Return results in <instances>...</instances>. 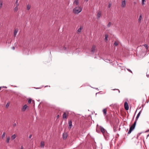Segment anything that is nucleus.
Segmentation results:
<instances>
[{
  "label": "nucleus",
  "instance_id": "nucleus-14",
  "mask_svg": "<svg viewBox=\"0 0 149 149\" xmlns=\"http://www.w3.org/2000/svg\"><path fill=\"white\" fill-rule=\"evenodd\" d=\"M68 116V114H67L65 112H64L63 115V118L66 119L67 118Z\"/></svg>",
  "mask_w": 149,
  "mask_h": 149
},
{
  "label": "nucleus",
  "instance_id": "nucleus-33",
  "mask_svg": "<svg viewBox=\"0 0 149 149\" xmlns=\"http://www.w3.org/2000/svg\"><path fill=\"white\" fill-rule=\"evenodd\" d=\"M111 3H109L108 4V7L109 8H110L111 7Z\"/></svg>",
  "mask_w": 149,
  "mask_h": 149
},
{
  "label": "nucleus",
  "instance_id": "nucleus-19",
  "mask_svg": "<svg viewBox=\"0 0 149 149\" xmlns=\"http://www.w3.org/2000/svg\"><path fill=\"white\" fill-rule=\"evenodd\" d=\"M16 135L15 134H14L12 136L11 138L12 140H14L16 138Z\"/></svg>",
  "mask_w": 149,
  "mask_h": 149
},
{
  "label": "nucleus",
  "instance_id": "nucleus-28",
  "mask_svg": "<svg viewBox=\"0 0 149 149\" xmlns=\"http://www.w3.org/2000/svg\"><path fill=\"white\" fill-rule=\"evenodd\" d=\"M118 43L117 42H115L114 43V45L115 46H117L118 45Z\"/></svg>",
  "mask_w": 149,
  "mask_h": 149
},
{
  "label": "nucleus",
  "instance_id": "nucleus-46",
  "mask_svg": "<svg viewBox=\"0 0 149 149\" xmlns=\"http://www.w3.org/2000/svg\"><path fill=\"white\" fill-rule=\"evenodd\" d=\"M4 88H6L7 87H4Z\"/></svg>",
  "mask_w": 149,
  "mask_h": 149
},
{
  "label": "nucleus",
  "instance_id": "nucleus-7",
  "mask_svg": "<svg viewBox=\"0 0 149 149\" xmlns=\"http://www.w3.org/2000/svg\"><path fill=\"white\" fill-rule=\"evenodd\" d=\"M136 121H135L134 124L132 125L130 127V129H131L132 130H133L135 126L136 125Z\"/></svg>",
  "mask_w": 149,
  "mask_h": 149
},
{
  "label": "nucleus",
  "instance_id": "nucleus-6",
  "mask_svg": "<svg viewBox=\"0 0 149 149\" xmlns=\"http://www.w3.org/2000/svg\"><path fill=\"white\" fill-rule=\"evenodd\" d=\"M96 47V46L95 45H93L91 48V52L94 53L95 52Z\"/></svg>",
  "mask_w": 149,
  "mask_h": 149
},
{
  "label": "nucleus",
  "instance_id": "nucleus-25",
  "mask_svg": "<svg viewBox=\"0 0 149 149\" xmlns=\"http://www.w3.org/2000/svg\"><path fill=\"white\" fill-rule=\"evenodd\" d=\"M31 5L29 4H28L26 6V9L27 10H29L31 8Z\"/></svg>",
  "mask_w": 149,
  "mask_h": 149
},
{
  "label": "nucleus",
  "instance_id": "nucleus-34",
  "mask_svg": "<svg viewBox=\"0 0 149 149\" xmlns=\"http://www.w3.org/2000/svg\"><path fill=\"white\" fill-rule=\"evenodd\" d=\"M28 102L29 103H31V99H29L28 100Z\"/></svg>",
  "mask_w": 149,
  "mask_h": 149
},
{
  "label": "nucleus",
  "instance_id": "nucleus-22",
  "mask_svg": "<svg viewBox=\"0 0 149 149\" xmlns=\"http://www.w3.org/2000/svg\"><path fill=\"white\" fill-rule=\"evenodd\" d=\"M10 139V136L7 137L6 141L7 143H8L9 142Z\"/></svg>",
  "mask_w": 149,
  "mask_h": 149
},
{
  "label": "nucleus",
  "instance_id": "nucleus-9",
  "mask_svg": "<svg viewBox=\"0 0 149 149\" xmlns=\"http://www.w3.org/2000/svg\"><path fill=\"white\" fill-rule=\"evenodd\" d=\"M68 136V134L66 133H64L63 134V138L64 139H66Z\"/></svg>",
  "mask_w": 149,
  "mask_h": 149
},
{
  "label": "nucleus",
  "instance_id": "nucleus-15",
  "mask_svg": "<svg viewBox=\"0 0 149 149\" xmlns=\"http://www.w3.org/2000/svg\"><path fill=\"white\" fill-rule=\"evenodd\" d=\"M101 16V13L100 11H99L97 14V17L98 18H99Z\"/></svg>",
  "mask_w": 149,
  "mask_h": 149
},
{
  "label": "nucleus",
  "instance_id": "nucleus-39",
  "mask_svg": "<svg viewBox=\"0 0 149 149\" xmlns=\"http://www.w3.org/2000/svg\"><path fill=\"white\" fill-rule=\"evenodd\" d=\"M13 125L14 126H15L16 125V123H14L13 124Z\"/></svg>",
  "mask_w": 149,
  "mask_h": 149
},
{
  "label": "nucleus",
  "instance_id": "nucleus-17",
  "mask_svg": "<svg viewBox=\"0 0 149 149\" xmlns=\"http://www.w3.org/2000/svg\"><path fill=\"white\" fill-rule=\"evenodd\" d=\"M81 29L82 28L81 27H80V28H79L77 31V33L79 34V33H80L81 32Z\"/></svg>",
  "mask_w": 149,
  "mask_h": 149
},
{
  "label": "nucleus",
  "instance_id": "nucleus-2",
  "mask_svg": "<svg viewBox=\"0 0 149 149\" xmlns=\"http://www.w3.org/2000/svg\"><path fill=\"white\" fill-rule=\"evenodd\" d=\"M141 133L138 134L137 135V138H134L132 139V142L135 145H141V142L140 141V140L138 141V138L140 135Z\"/></svg>",
  "mask_w": 149,
  "mask_h": 149
},
{
  "label": "nucleus",
  "instance_id": "nucleus-13",
  "mask_svg": "<svg viewBox=\"0 0 149 149\" xmlns=\"http://www.w3.org/2000/svg\"><path fill=\"white\" fill-rule=\"evenodd\" d=\"M100 130L102 133L104 134L105 133V130L103 127H100Z\"/></svg>",
  "mask_w": 149,
  "mask_h": 149
},
{
  "label": "nucleus",
  "instance_id": "nucleus-44",
  "mask_svg": "<svg viewBox=\"0 0 149 149\" xmlns=\"http://www.w3.org/2000/svg\"><path fill=\"white\" fill-rule=\"evenodd\" d=\"M147 76L148 77H149V74H147Z\"/></svg>",
  "mask_w": 149,
  "mask_h": 149
},
{
  "label": "nucleus",
  "instance_id": "nucleus-37",
  "mask_svg": "<svg viewBox=\"0 0 149 149\" xmlns=\"http://www.w3.org/2000/svg\"><path fill=\"white\" fill-rule=\"evenodd\" d=\"M20 149H24V147L23 146H21Z\"/></svg>",
  "mask_w": 149,
  "mask_h": 149
},
{
  "label": "nucleus",
  "instance_id": "nucleus-38",
  "mask_svg": "<svg viewBox=\"0 0 149 149\" xmlns=\"http://www.w3.org/2000/svg\"><path fill=\"white\" fill-rule=\"evenodd\" d=\"M32 136V135L31 134L29 136V138H31V137Z\"/></svg>",
  "mask_w": 149,
  "mask_h": 149
},
{
  "label": "nucleus",
  "instance_id": "nucleus-32",
  "mask_svg": "<svg viewBox=\"0 0 149 149\" xmlns=\"http://www.w3.org/2000/svg\"><path fill=\"white\" fill-rule=\"evenodd\" d=\"M143 45L144 46L146 47V49L147 50L148 49V46L147 45H146V44H145Z\"/></svg>",
  "mask_w": 149,
  "mask_h": 149
},
{
  "label": "nucleus",
  "instance_id": "nucleus-1",
  "mask_svg": "<svg viewBox=\"0 0 149 149\" xmlns=\"http://www.w3.org/2000/svg\"><path fill=\"white\" fill-rule=\"evenodd\" d=\"M82 10V8L80 6H78L74 8L72 10L73 13L77 14L80 13Z\"/></svg>",
  "mask_w": 149,
  "mask_h": 149
},
{
  "label": "nucleus",
  "instance_id": "nucleus-47",
  "mask_svg": "<svg viewBox=\"0 0 149 149\" xmlns=\"http://www.w3.org/2000/svg\"><path fill=\"white\" fill-rule=\"evenodd\" d=\"M1 87H0V90H1Z\"/></svg>",
  "mask_w": 149,
  "mask_h": 149
},
{
  "label": "nucleus",
  "instance_id": "nucleus-40",
  "mask_svg": "<svg viewBox=\"0 0 149 149\" xmlns=\"http://www.w3.org/2000/svg\"><path fill=\"white\" fill-rule=\"evenodd\" d=\"M63 49L64 50H66V48L64 47H63Z\"/></svg>",
  "mask_w": 149,
  "mask_h": 149
},
{
  "label": "nucleus",
  "instance_id": "nucleus-29",
  "mask_svg": "<svg viewBox=\"0 0 149 149\" xmlns=\"http://www.w3.org/2000/svg\"><path fill=\"white\" fill-rule=\"evenodd\" d=\"M10 104L8 103H7V104L6 105V107L7 108H8Z\"/></svg>",
  "mask_w": 149,
  "mask_h": 149
},
{
  "label": "nucleus",
  "instance_id": "nucleus-12",
  "mask_svg": "<svg viewBox=\"0 0 149 149\" xmlns=\"http://www.w3.org/2000/svg\"><path fill=\"white\" fill-rule=\"evenodd\" d=\"M18 31V29H16L14 30V37H15L16 36L17 33Z\"/></svg>",
  "mask_w": 149,
  "mask_h": 149
},
{
  "label": "nucleus",
  "instance_id": "nucleus-10",
  "mask_svg": "<svg viewBox=\"0 0 149 149\" xmlns=\"http://www.w3.org/2000/svg\"><path fill=\"white\" fill-rule=\"evenodd\" d=\"M69 124V129H71L72 126V121L71 120H70L68 122Z\"/></svg>",
  "mask_w": 149,
  "mask_h": 149
},
{
  "label": "nucleus",
  "instance_id": "nucleus-5",
  "mask_svg": "<svg viewBox=\"0 0 149 149\" xmlns=\"http://www.w3.org/2000/svg\"><path fill=\"white\" fill-rule=\"evenodd\" d=\"M124 108L125 109L127 110L129 109V106L127 102H125L124 103Z\"/></svg>",
  "mask_w": 149,
  "mask_h": 149
},
{
  "label": "nucleus",
  "instance_id": "nucleus-30",
  "mask_svg": "<svg viewBox=\"0 0 149 149\" xmlns=\"http://www.w3.org/2000/svg\"><path fill=\"white\" fill-rule=\"evenodd\" d=\"M132 130L131 129H129V131L128 134H130L131 132L132 131Z\"/></svg>",
  "mask_w": 149,
  "mask_h": 149
},
{
  "label": "nucleus",
  "instance_id": "nucleus-45",
  "mask_svg": "<svg viewBox=\"0 0 149 149\" xmlns=\"http://www.w3.org/2000/svg\"><path fill=\"white\" fill-rule=\"evenodd\" d=\"M85 1H86V2H87L88 0H85Z\"/></svg>",
  "mask_w": 149,
  "mask_h": 149
},
{
  "label": "nucleus",
  "instance_id": "nucleus-4",
  "mask_svg": "<svg viewBox=\"0 0 149 149\" xmlns=\"http://www.w3.org/2000/svg\"><path fill=\"white\" fill-rule=\"evenodd\" d=\"M126 2V1L125 0H122L121 5V6L122 7L124 8L125 7Z\"/></svg>",
  "mask_w": 149,
  "mask_h": 149
},
{
  "label": "nucleus",
  "instance_id": "nucleus-3",
  "mask_svg": "<svg viewBox=\"0 0 149 149\" xmlns=\"http://www.w3.org/2000/svg\"><path fill=\"white\" fill-rule=\"evenodd\" d=\"M79 0H74L73 2V4L74 6H79Z\"/></svg>",
  "mask_w": 149,
  "mask_h": 149
},
{
  "label": "nucleus",
  "instance_id": "nucleus-21",
  "mask_svg": "<svg viewBox=\"0 0 149 149\" xmlns=\"http://www.w3.org/2000/svg\"><path fill=\"white\" fill-rule=\"evenodd\" d=\"M18 0H16L14 6H19V4L18 3Z\"/></svg>",
  "mask_w": 149,
  "mask_h": 149
},
{
  "label": "nucleus",
  "instance_id": "nucleus-18",
  "mask_svg": "<svg viewBox=\"0 0 149 149\" xmlns=\"http://www.w3.org/2000/svg\"><path fill=\"white\" fill-rule=\"evenodd\" d=\"M45 146V143L43 141H42L40 143V146L42 148H43Z\"/></svg>",
  "mask_w": 149,
  "mask_h": 149
},
{
  "label": "nucleus",
  "instance_id": "nucleus-31",
  "mask_svg": "<svg viewBox=\"0 0 149 149\" xmlns=\"http://www.w3.org/2000/svg\"><path fill=\"white\" fill-rule=\"evenodd\" d=\"M111 22H109L108 23V24L107 25V27H110L111 25Z\"/></svg>",
  "mask_w": 149,
  "mask_h": 149
},
{
  "label": "nucleus",
  "instance_id": "nucleus-27",
  "mask_svg": "<svg viewBox=\"0 0 149 149\" xmlns=\"http://www.w3.org/2000/svg\"><path fill=\"white\" fill-rule=\"evenodd\" d=\"M6 133L4 132H3L1 136V137L2 139L4 138L5 136Z\"/></svg>",
  "mask_w": 149,
  "mask_h": 149
},
{
  "label": "nucleus",
  "instance_id": "nucleus-26",
  "mask_svg": "<svg viewBox=\"0 0 149 149\" xmlns=\"http://www.w3.org/2000/svg\"><path fill=\"white\" fill-rule=\"evenodd\" d=\"M15 6V7L14 8V10L15 12H17L18 10V6Z\"/></svg>",
  "mask_w": 149,
  "mask_h": 149
},
{
  "label": "nucleus",
  "instance_id": "nucleus-8",
  "mask_svg": "<svg viewBox=\"0 0 149 149\" xmlns=\"http://www.w3.org/2000/svg\"><path fill=\"white\" fill-rule=\"evenodd\" d=\"M28 108V106L26 104L24 105L22 109V111H25L26 109Z\"/></svg>",
  "mask_w": 149,
  "mask_h": 149
},
{
  "label": "nucleus",
  "instance_id": "nucleus-41",
  "mask_svg": "<svg viewBox=\"0 0 149 149\" xmlns=\"http://www.w3.org/2000/svg\"><path fill=\"white\" fill-rule=\"evenodd\" d=\"M56 117H57V118H58L59 117V115H58Z\"/></svg>",
  "mask_w": 149,
  "mask_h": 149
},
{
  "label": "nucleus",
  "instance_id": "nucleus-11",
  "mask_svg": "<svg viewBox=\"0 0 149 149\" xmlns=\"http://www.w3.org/2000/svg\"><path fill=\"white\" fill-rule=\"evenodd\" d=\"M142 19V16L141 15H140L139 18L138 19V22L139 23H140L141 22V20Z\"/></svg>",
  "mask_w": 149,
  "mask_h": 149
},
{
  "label": "nucleus",
  "instance_id": "nucleus-43",
  "mask_svg": "<svg viewBox=\"0 0 149 149\" xmlns=\"http://www.w3.org/2000/svg\"><path fill=\"white\" fill-rule=\"evenodd\" d=\"M12 49H13V50L15 49V47H12Z\"/></svg>",
  "mask_w": 149,
  "mask_h": 149
},
{
  "label": "nucleus",
  "instance_id": "nucleus-20",
  "mask_svg": "<svg viewBox=\"0 0 149 149\" xmlns=\"http://www.w3.org/2000/svg\"><path fill=\"white\" fill-rule=\"evenodd\" d=\"M103 113L104 115H105L107 113V109H104L103 110Z\"/></svg>",
  "mask_w": 149,
  "mask_h": 149
},
{
  "label": "nucleus",
  "instance_id": "nucleus-36",
  "mask_svg": "<svg viewBox=\"0 0 149 149\" xmlns=\"http://www.w3.org/2000/svg\"><path fill=\"white\" fill-rule=\"evenodd\" d=\"M127 70L129 72H131V73H132V71L130 70V69H127Z\"/></svg>",
  "mask_w": 149,
  "mask_h": 149
},
{
  "label": "nucleus",
  "instance_id": "nucleus-42",
  "mask_svg": "<svg viewBox=\"0 0 149 149\" xmlns=\"http://www.w3.org/2000/svg\"><path fill=\"white\" fill-rule=\"evenodd\" d=\"M118 90L119 93H120V91L118 89H113V90Z\"/></svg>",
  "mask_w": 149,
  "mask_h": 149
},
{
  "label": "nucleus",
  "instance_id": "nucleus-35",
  "mask_svg": "<svg viewBox=\"0 0 149 149\" xmlns=\"http://www.w3.org/2000/svg\"><path fill=\"white\" fill-rule=\"evenodd\" d=\"M142 5H144V2L145 1V0H142Z\"/></svg>",
  "mask_w": 149,
  "mask_h": 149
},
{
  "label": "nucleus",
  "instance_id": "nucleus-16",
  "mask_svg": "<svg viewBox=\"0 0 149 149\" xmlns=\"http://www.w3.org/2000/svg\"><path fill=\"white\" fill-rule=\"evenodd\" d=\"M141 111H139V113L137 115V116H136V120H135V121H136V120H137L138 119V118H139V117L140 115V114L141 113Z\"/></svg>",
  "mask_w": 149,
  "mask_h": 149
},
{
  "label": "nucleus",
  "instance_id": "nucleus-23",
  "mask_svg": "<svg viewBox=\"0 0 149 149\" xmlns=\"http://www.w3.org/2000/svg\"><path fill=\"white\" fill-rule=\"evenodd\" d=\"M3 1L2 0H0V9H1L3 6Z\"/></svg>",
  "mask_w": 149,
  "mask_h": 149
},
{
  "label": "nucleus",
  "instance_id": "nucleus-24",
  "mask_svg": "<svg viewBox=\"0 0 149 149\" xmlns=\"http://www.w3.org/2000/svg\"><path fill=\"white\" fill-rule=\"evenodd\" d=\"M108 36L107 34H105V40L106 41H107L108 40Z\"/></svg>",
  "mask_w": 149,
  "mask_h": 149
}]
</instances>
